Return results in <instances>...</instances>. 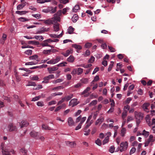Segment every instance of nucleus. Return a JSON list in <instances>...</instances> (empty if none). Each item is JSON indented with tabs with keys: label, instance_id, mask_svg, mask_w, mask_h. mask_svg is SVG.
<instances>
[{
	"label": "nucleus",
	"instance_id": "nucleus-1",
	"mask_svg": "<svg viewBox=\"0 0 155 155\" xmlns=\"http://www.w3.org/2000/svg\"><path fill=\"white\" fill-rule=\"evenodd\" d=\"M61 14V11L60 10L58 11L57 13L54 15V17H53V19H54L55 21H56V22H57L58 21H60V16Z\"/></svg>",
	"mask_w": 155,
	"mask_h": 155
},
{
	"label": "nucleus",
	"instance_id": "nucleus-2",
	"mask_svg": "<svg viewBox=\"0 0 155 155\" xmlns=\"http://www.w3.org/2000/svg\"><path fill=\"white\" fill-rule=\"evenodd\" d=\"M128 147V144L127 142H121L120 144V147L121 148L120 149V151L122 152L126 150Z\"/></svg>",
	"mask_w": 155,
	"mask_h": 155
},
{
	"label": "nucleus",
	"instance_id": "nucleus-3",
	"mask_svg": "<svg viewBox=\"0 0 155 155\" xmlns=\"http://www.w3.org/2000/svg\"><path fill=\"white\" fill-rule=\"evenodd\" d=\"M54 78V75L53 74H50L48 76L44 78V81L42 82L43 83H48L49 82V80L52 79Z\"/></svg>",
	"mask_w": 155,
	"mask_h": 155
},
{
	"label": "nucleus",
	"instance_id": "nucleus-4",
	"mask_svg": "<svg viewBox=\"0 0 155 155\" xmlns=\"http://www.w3.org/2000/svg\"><path fill=\"white\" fill-rule=\"evenodd\" d=\"M150 106V103H145L143 104L142 107L144 111L147 113H148L149 111L148 107H149Z\"/></svg>",
	"mask_w": 155,
	"mask_h": 155
},
{
	"label": "nucleus",
	"instance_id": "nucleus-5",
	"mask_svg": "<svg viewBox=\"0 0 155 155\" xmlns=\"http://www.w3.org/2000/svg\"><path fill=\"white\" fill-rule=\"evenodd\" d=\"M9 130L10 131H16L17 128L16 126H14L12 123L10 124L8 127Z\"/></svg>",
	"mask_w": 155,
	"mask_h": 155
},
{
	"label": "nucleus",
	"instance_id": "nucleus-6",
	"mask_svg": "<svg viewBox=\"0 0 155 155\" xmlns=\"http://www.w3.org/2000/svg\"><path fill=\"white\" fill-rule=\"evenodd\" d=\"M30 134L31 137L34 138L36 139H37L38 137H39V134L38 133L34 130L31 131L30 133Z\"/></svg>",
	"mask_w": 155,
	"mask_h": 155
},
{
	"label": "nucleus",
	"instance_id": "nucleus-7",
	"mask_svg": "<svg viewBox=\"0 0 155 155\" xmlns=\"http://www.w3.org/2000/svg\"><path fill=\"white\" fill-rule=\"evenodd\" d=\"M44 22L47 25H49L50 24H54L56 23V22L55 21L54 19H53V18H52V19H48L47 20H44Z\"/></svg>",
	"mask_w": 155,
	"mask_h": 155
},
{
	"label": "nucleus",
	"instance_id": "nucleus-8",
	"mask_svg": "<svg viewBox=\"0 0 155 155\" xmlns=\"http://www.w3.org/2000/svg\"><path fill=\"white\" fill-rule=\"evenodd\" d=\"M77 99H73L71 100L69 103V106H72V107H73L78 104L77 102Z\"/></svg>",
	"mask_w": 155,
	"mask_h": 155
},
{
	"label": "nucleus",
	"instance_id": "nucleus-9",
	"mask_svg": "<svg viewBox=\"0 0 155 155\" xmlns=\"http://www.w3.org/2000/svg\"><path fill=\"white\" fill-rule=\"evenodd\" d=\"M90 89V88L89 87H87L83 92L81 93V95H84V96L85 97H87L89 95V94L88 93Z\"/></svg>",
	"mask_w": 155,
	"mask_h": 155
},
{
	"label": "nucleus",
	"instance_id": "nucleus-10",
	"mask_svg": "<svg viewBox=\"0 0 155 155\" xmlns=\"http://www.w3.org/2000/svg\"><path fill=\"white\" fill-rule=\"evenodd\" d=\"M143 114L141 112L135 114V117L137 120H142L143 117Z\"/></svg>",
	"mask_w": 155,
	"mask_h": 155
},
{
	"label": "nucleus",
	"instance_id": "nucleus-11",
	"mask_svg": "<svg viewBox=\"0 0 155 155\" xmlns=\"http://www.w3.org/2000/svg\"><path fill=\"white\" fill-rule=\"evenodd\" d=\"M60 59H52L51 60L48 61L47 63L48 64H55L59 61Z\"/></svg>",
	"mask_w": 155,
	"mask_h": 155
},
{
	"label": "nucleus",
	"instance_id": "nucleus-12",
	"mask_svg": "<svg viewBox=\"0 0 155 155\" xmlns=\"http://www.w3.org/2000/svg\"><path fill=\"white\" fill-rule=\"evenodd\" d=\"M58 69V67H54L52 68H48L49 73L52 74L53 73V71H55Z\"/></svg>",
	"mask_w": 155,
	"mask_h": 155
},
{
	"label": "nucleus",
	"instance_id": "nucleus-13",
	"mask_svg": "<svg viewBox=\"0 0 155 155\" xmlns=\"http://www.w3.org/2000/svg\"><path fill=\"white\" fill-rule=\"evenodd\" d=\"M48 41H52V40H51L50 39H47L46 40H45L44 41H43V42L41 44V45L43 47L45 46H49L50 47V45H49L48 44Z\"/></svg>",
	"mask_w": 155,
	"mask_h": 155
},
{
	"label": "nucleus",
	"instance_id": "nucleus-14",
	"mask_svg": "<svg viewBox=\"0 0 155 155\" xmlns=\"http://www.w3.org/2000/svg\"><path fill=\"white\" fill-rule=\"evenodd\" d=\"M66 145L71 147H74L76 145V143L75 142H69L68 141L66 142Z\"/></svg>",
	"mask_w": 155,
	"mask_h": 155
},
{
	"label": "nucleus",
	"instance_id": "nucleus-15",
	"mask_svg": "<svg viewBox=\"0 0 155 155\" xmlns=\"http://www.w3.org/2000/svg\"><path fill=\"white\" fill-rule=\"evenodd\" d=\"M73 49H70V50H67L66 52H63L62 53V54L64 55L65 57H67L68 56L69 54L73 52Z\"/></svg>",
	"mask_w": 155,
	"mask_h": 155
},
{
	"label": "nucleus",
	"instance_id": "nucleus-16",
	"mask_svg": "<svg viewBox=\"0 0 155 155\" xmlns=\"http://www.w3.org/2000/svg\"><path fill=\"white\" fill-rule=\"evenodd\" d=\"M146 120L147 123L148 124V125L150 127L152 126L151 123L150 122V117L149 115H147L145 118Z\"/></svg>",
	"mask_w": 155,
	"mask_h": 155
},
{
	"label": "nucleus",
	"instance_id": "nucleus-17",
	"mask_svg": "<svg viewBox=\"0 0 155 155\" xmlns=\"http://www.w3.org/2000/svg\"><path fill=\"white\" fill-rule=\"evenodd\" d=\"M19 124L21 128L26 127L28 125V123L27 121L24 120L22 121L21 123H19Z\"/></svg>",
	"mask_w": 155,
	"mask_h": 155
},
{
	"label": "nucleus",
	"instance_id": "nucleus-18",
	"mask_svg": "<svg viewBox=\"0 0 155 155\" xmlns=\"http://www.w3.org/2000/svg\"><path fill=\"white\" fill-rule=\"evenodd\" d=\"M68 123L70 126H72L74 125V122L72 118L70 117L68 118Z\"/></svg>",
	"mask_w": 155,
	"mask_h": 155
},
{
	"label": "nucleus",
	"instance_id": "nucleus-19",
	"mask_svg": "<svg viewBox=\"0 0 155 155\" xmlns=\"http://www.w3.org/2000/svg\"><path fill=\"white\" fill-rule=\"evenodd\" d=\"M39 60H38L35 61H33L30 62H26L25 64V65H32L34 64H37L38 61H39Z\"/></svg>",
	"mask_w": 155,
	"mask_h": 155
},
{
	"label": "nucleus",
	"instance_id": "nucleus-20",
	"mask_svg": "<svg viewBox=\"0 0 155 155\" xmlns=\"http://www.w3.org/2000/svg\"><path fill=\"white\" fill-rule=\"evenodd\" d=\"M42 128L43 130H53L51 127H49L48 125L43 124L42 125Z\"/></svg>",
	"mask_w": 155,
	"mask_h": 155
},
{
	"label": "nucleus",
	"instance_id": "nucleus-21",
	"mask_svg": "<svg viewBox=\"0 0 155 155\" xmlns=\"http://www.w3.org/2000/svg\"><path fill=\"white\" fill-rule=\"evenodd\" d=\"M72 46L77 49V51L78 53L79 52V50L82 49V47L81 46L77 45L76 44H73Z\"/></svg>",
	"mask_w": 155,
	"mask_h": 155
},
{
	"label": "nucleus",
	"instance_id": "nucleus-22",
	"mask_svg": "<svg viewBox=\"0 0 155 155\" xmlns=\"http://www.w3.org/2000/svg\"><path fill=\"white\" fill-rule=\"evenodd\" d=\"M54 23L53 26L54 31H58L59 29V24L57 23V24Z\"/></svg>",
	"mask_w": 155,
	"mask_h": 155
},
{
	"label": "nucleus",
	"instance_id": "nucleus-23",
	"mask_svg": "<svg viewBox=\"0 0 155 155\" xmlns=\"http://www.w3.org/2000/svg\"><path fill=\"white\" fill-rule=\"evenodd\" d=\"M104 118L102 117H101L99 118L96 121L95 124L96 125H97L100 123H101L104 120Z\"/></svg>",
	"mask_w": 155,
	"mask_h": 155
},
{
	"label": "nucleus",
	"instance_id": "nucleus-24",
	"mask_svg": "<svg viewBox=\"0 0 155 155\" xmlns=\"http://www.w3.org/2000/svg\"><path fill=\"white\" fill-rule=\"evenodd\" d=\"M28 43L29 44H32L35 45H39V42L38 41H29L28 42Z\"/></svg>",
	"mask_w": 155,
	"mask_h": 155
},
{
	"label": "nucleus",
	"instance_id": "nucleus-25",
	"mask_svg": "<svg viewBox=\"0 0 155 155\" xmlns=\"http://www.w3.org/2000/svg\"><path fill=\"white\" fill-rule=\"evenodd\" d=\"M92 123V120H91L90 122H87L86 121V125L84 127V130H87V128L91 125Z\"/></svg>",
	"mask_w": 155,
	"mask_h": 155
},
{
	"label": "nucleus",
	"instance_id": "nucleus-26",
	"mask_svg": "<svg viewBox=\"0 0 155 155\" xmlns=\"http://www.w3.org/2000/svg\"><path fill=\"white\" fill-rule=\"evenodd\" d=\"M25 3H23L22 4H20L17 6V8L18 10H20L22 9L25 5Z\"/></svg>",
	"mask_w": 155,
	"mask_h": 155
},
{
	"label": "nucleus",
	"instance_id": "nucleus-27",
	"mask_svg": "<svg viewBox=\"0 0 155 155\" xmlns=\"http://www.w3.org/2000/svg\"><path fill=\"white\" fill-rule=\"evenodd\" d=\"M91 66L92 64H87L86 65H85L84 64H82L80 65H77V67H83L85 68H87L91 67Z\"/></svg>",
	"mask_w": 155,
	"mask_h": 155
},
{
	"label": "nucleus",
	"instance_id": "nucleus-28",
	"mask_svg": "<svg viewBox=\"0 0 155 155\" xmlns=\"http://www.w3.org/2000/svg\"><path fill=\"white\" fill-rule=\"evenodd\" d=\"M78 16L77 15L75 14L72 17L71 19L73 22H75L78 19Z\"/></svg>",
	"mask_w": 155,
	"mask_h": 155
},
{
	"label": "nucleus",
	"instance_id": "nucleus-29",
	"mask_svg": "<svg viewBox=\"0 0 155 155\" xmlns=\"http://www.w3.org/2000/svg\"><path fill=\"white\" fill-rule=\"evenodd\" d=\"M28 12L27 11H17L15 12L16 14L22 15L26 14Z\"/></svg>",
	"mask_w": 155,
	"mask_h": 155
},
{
	"label": "nucleus",
	"instance_id": "nucleus-30",
	"mask_svg": "<svg viewBox=\"0 0 155 155\" xmlns=\"http://www.w3.org/2000/svg\"><path fill=\"white\" fill-rule=\"evenodd\" d=\"M20 152L21 153L24 155H27V150L25 148H22L20 150Z\"/></svg>",
	"mask_w": 155,
	"mask_h": 155
},
{
	"label": "nucleus",
	"instance_id": "nucleus-31",
	"mask_svg": "<svg viewBox=\"0 0 155 155\" xmlns=\"http://www.w3.org/2000/svg\"><path fill=\"white\" fill-rule=\"evenodd\" d=\"M63 81V80L62 78H59L55 80H54L52 81V83L54 84H57L62 82Z\"/></svg>",
	"mask_w": 155,
	"mask_h": 155
},
{
	"label": "nucleus",
	"instance_id": "nucleus-32",
	"mask_svg": "<svg viewBox=\"0 0 155 155\" xmlns=\"http://www.w3.org/2000/svg\"><path fill=\"white\" fill-rule=\"evenodd\" d=\"M126 133V129L125 128H122V130H121V135L123 137L125 135V134Z\"/></svg>",
	"mask_w": 155,
	"mask_h": 155
},
{
	"label": "nucleus",
	"instance_id": "nucleus-33",
	"mask_svg": "<svg viewBox=\"0 0 155 155\" xmlns=\"http://www.w3.org/2000/svg\"><path fill=\"white\" fill-rule=\"evenodd\" d=\"M68 33L69 34H72L73 33L74 30V28L72 26H70L68 28Z\"/></svg>",
	"mask_w": 155,
	"mask_h": 155
},
{
	"label": "nucleus",
	"instance_id": "nucleus-34",
	"mask_svg": "<svg viewBox=\"0 0 155 155\" xmlns=\"http://www.w3.org/2000/svg\"><path fill=\"white\" fill-rule=\"evenodd\" d=\"M51 51V50H44L43 51V53L46 55H49L50 54Z\"/></svg>",
	"mask_w": 155,
	"mask_h": 155
},
{
	"label": "nucleus",
	"instance_id": "nucleus-35",
	"mask_svg": "<svg viewBox=\"0 0 155 155\" xmlns=\"http://www.w3.org/2000/svg\"><path fill=\"white\" fill-rule=\"evenodd\" d=\"M18 20L21 21L25 22V21H28L29 20L26 18L24 17H20L18 19Z\"/></svg>",
	"mask_w": 155,
	"mask_h": 155
},
{
	"label": "nucleus",
	"instance_id": "nucleus-36",
	"mask_svg": "<svg viewBox=\"0 0 155 155\" xmlns=\"http://www.w3.org/2000/svg\"><path fill=\"white\" fill-rule=\"evenodd\" d=\"M77 69V74L78 75H81L83 72V69L81 68H78Z\"/></svg>",
	"mask_w": 155,
	"mask_h": 155
},
{
	"label": "nucleus",
	"instance_id": "nucleus-37",
	"mask_svg": "<svg viewBox=\"0 0 155 155\" xmlns=\"http://www.w3.org/2000/svg\"><path fill=\"white\" fill-rule=\"evenodd\" d=\"M33 38H35L37 40H43L44 39V37L42 36L35 35Z\"/></svg>",
	"mask_w": 155,
	"mask_h": 155
},
{
	"label": "nucleus",
	"instance_id": "nucleus-38",
	"mask_svg": "<svg viewBox=\"0 0 155 155\" xmlns=\"http://www.w3.org/2000/svg\"><path fill=\"white\" fill-rule=\"evenodd\" d=\"M79 9V6L78 5H76L73 8V11L75 12H76Z\"/></svg>",
	"mask_w": 155,
	"mask_h": 155
},
{
	"label": "nucleus",
	"instance_id": "nucleus-39",
	"mask_svg": "<svg viewBox=\"0 0 155 155\" xmlns=\"http://www.w3.org/2000/svg\"><path fill=\"white\" fill-rule=\"evenodd\" d=\"M109 136H107L103 140V144H105V143H107L109 141Z\"/></svg>",
	"mask_w": 155,
	"mask_h": 155
},
{
	"label": "nucleus",
	"instance_id": "nucleus-40",
	"mask_svg": "<svg viewBox=\"0 0 155 155\" xmlns=\"http://www.w3.org/2000/svg\"><path fill=\"white\" fill-rule=\"evenodd\" d=\"M73 95L71 94L67 97H65L64 98H65V100L68 101L70 100L73 97Z\"/></svg>",
	"mask_w": 155,
	"mask_h": 155
},
{
	"label": "nucleus",
	"instance_id": "nucleus-41",
	"mask_svg": "<svg viewBox=\"0 0 155 155\" xmlns=\"http://www.w3.org/2000/svg\"><path fill=\"white\" fill-rule=\"evenodd\" d=\"M36 85V83L35 82L29 81L28 82V83L26 85V86H35Z\"/></svg>",
	"mask_w": 155,
	"mask_h": 155
},
{
	"label": "nucleus",
	"instance_id": "nucleus-42",
	"mask_svg": "<svg viewBox=\"0 0 155 155\" xmlns=\"http://www.w3.org/2000/svg\"><path fill=\"white\" fill-rule=\"evenodd\" d=\"M127 111L126 110L124 111L123 112L122 115V117L123 119H125V118L127 116Z\"/></svg>",
	"mask_w": 155,
	"mask_h": 155
},
{
	"label": "nucleus",
	"instance_id": "nucleus-43",
	"mask_svg": "<svg viewBox=\"0 0 155 155\" xmlns=\"http://www.w3.org/2000/svg\"><path fill=\"white\" fill-rule=\"evenodd\" d=\"M114 64V63L113 62L111 61V64L109 65V67L107 69V71L108 72L110 71L111 70Z\"/></svg>",
	"mask_w": 155,
	"mask_h": 155
},
{
	"label": "nucleus",
	"instance_id": "nucleus-44",
	"mask_svg": "<svg viewBox=\"0 0 155 155\" xmlns=\"http://www.w3.org/2000/svg\"><path fill=\"white\" fill-rule=\"evenodd\" d=\"M2 153L4 155H10L9 152L3 149L2 150Z\"/></svg>",
	"mask_w": 155,
	"mask_h": 155
},
{
	"label": "nucleus",
	"instance_id": "nucleus-45",
	"mask_svg": "<svg viewBox=\"0 0 155 155\" xmlns=\"http://www.w3.org/2000/svg\"><path fill=\"white\" fill-rule=\"evenodd\" d=\"M90 54V52L88 50H87L85 53L83 55L84 56V57H87Z\"/></svg>",
	"mask_w": 155,
	"mask_h": 155
},
{
	"label": "nucleus",
	"instance_id": "nucleus-46",
	"mask_svg": "<svg viewBox=\"0 0 155 155\" xmlns=\"http://www.w3.org/2000/svg\"><path fill=\"white\" fill-rule=\"evenodd\" d=\"M153 136L152 135H150L149 136V139L147 140L150 142H153L154 141V140L153 139Z\"/></svg>",
	"mask_w": 155,
	"mask_h": 155
},
{
	"label": "nucleus",
	"instance_id": "nucleus-47",
	"mask_svg": "<svg viewBox=\"0 0 155 155\" xmlns=\"http://www.w3.org/2000/svg\"><path fill=\"white\" fill-rule=\"evenodd\" d=\"M30 79L32 80L38 81L39 79V78L37 76L35 75L31 77Z\"/></svg>",
	"mask_w": 155,
	"mask_h": 155
},
{
	"label": "nucleus",
	"instance_id": "nucleus-48",
	"mask_svg": "<svg viewBox=\"0 0 155 155\" xmlns=\"http://www.w3.org/2000/svg\"><path fill=\"white\" fill-rule=\"evenodd\" d=\"M95 143L97 145L99 146H101V141L99 139H97V140H95Z\"/></svg>",
	"mask_w": 155,
	"mask_h": 155
},
{
	"label": "nucleus",
	"instance_id": "nucleus-49",
	"mask_svg": "<svg viewBox=\"0 0 155 155\" xmlns=\"http://www.w3.org/2000/svg\"><path fill=\"white\" fill-rule=\"evenodd\" d=\"M65 106V104H63L62 106H59L58 107H57L55 109L54 111L55 112H57V111H58L60 109H61L62 108V107L63 106Z\"/></svg>",
	"mask_w": 155,
	"mask_h": 155
},
{
	"label": "nucleus",
	"instance_id": "nucleus-50",
	"mask_svg": "<svg viewBox=\"0 0 155 155\" xmlns=\"http://www.w3.org/2000/svg\"><path fill=\"white\" fill-rule=\"evenodd\" d=\"M81 82L84 84H86L88 81V79L87 78H83L81 80Z\"/></svg>",
	"mask_w": 155,
	"mask_h": 155
},
{
	"label": "nucleus",
	"instance_id": "nucleus-51",
	"mask_svg": "<svg viewBox=\"0 0 155 155\" xmlns=\"http://www.w3.org/2000/svg\"><path fill=\"white\" fill-rule=\"evenodd\" d=\"M99 78L98 75L96 76L94 78V79L93 80V81L91 83L93 84H94V81H97L99 80Z\"/></svg>",
	"mask_w": 155,
	"mask_h": 155
},
{
	"label": "nucleus",
	"instance_id": "nucleus-52",
	"mask_svg": "<svg viewBox=\"0 0 155 155\" xmlns=\"http://www.w3.org/2000/svg\"><path fill=\"white\" fill-rule=\"evenodd\" d=\"M15 76L16 77V80L17 82H19L21 81V78H20L19 76L18 75L17 73H16L15 74Z\"/></svg>",
	"mask_w": 155,
	"mask_h": 155
},
{
	"label": "nucleus",
	"instance_id": "nucleus-53",
	"mask_svg": "<svg viewBox=\"0 0 155 155\" xmlns=\"http://www.w3.org/2000/svg\"><path fill=\"white\" fill-rule=\"evenodd\" d=\"M32 51L31 50H28L25 51V53L26 54L30 55L31 54Z\"/></svg>",
	"mask_w": 155,
	"mask_h": 155
},
{
	"label": "nucleus",
	"instance_id": "nucleus-54",
	"mask_svg": "<svg viewBox=\"0 0 155 155\" xmlns=\"http://www.w3.org/2000/svg\"><path fill=\"white\" fill-rule=\"evenodd\" d=\"M32 16L35 18H41V15L39 14H32Z\"/></svg>",
	"mask_w": 155,
	"mask_h": 155
},
{
	"label": "nucleus",
	"instance_id": "nucleus-55",
	"mask_svg": "<svg viewBox=\"0 0 155 155\" xmlns=\"http://www.w3.org/2000/svg\"><path fill=\"white\" fill-rule=\"evenodd\" d=\"M108 48L109 50L111 52H114L116 51L115 49L112 47L108 46Z\"/></svg>",
	"mask_w": 155,
	"mask_h": 155
},
{
	"label": "nucleus",
	"instance_id": "nucleus-56",
	"mask_svg": "<svg viewBox=\"0 0 155 155\" xmlns=\"http://www.w3.org/2000/svg\"><path fill=\"white\" fill-rule=\"evenodd\" d=\"M77 68L74 69L71 73L73 75H74L77 74Z\"/></svg>",
	"mask_w": 155,
	"mask_h": 155
},
{
	"label": "nucleus",
	"instance_id": "nucleus-57",
	"mask_svg": "<svg viewBox=\"0 0 155 155\" xmlns=\"http://www.w3.org/2000/svg\"><path fill=\"white\" fill-rule=\"evenodd\" d=\"M92 44L90 43H87L85 45V47L87 48H89L91 46Z\"/></svg>",
	"mask_w": 155,
	"mask_h": 155
},
{
	"label": "nucleus",
	"instance_id": "nucleus-58",
	"mask_svg": "<svg viewBox=\"0 0 155 155\" xmlns=\"http://www.w3.org/2000/svg\"><path fill=\"white\" fill-rule=\"evenodd\" d=\"M97 101L96 100L93 101L90 104V106L94 105L97 104Z\"/></svg>",
	"mask_w": 155,
	"mask_h": 155
},
{
	"label": "nucleus",
	"instance_id": "nucleus-59",
	"mask_svg": "<svg viewBox=\"0 0 155 155\" xmlns=\"http://www.w3.org/2000/svg\"><path fill=\"white\" fill-rule=\"evenodd\" d=\"M49 36L52 38H58V36L55 34H50Z\"/></svg>",
	"mask_w": 155,
	"mask_h": 155
},
{
	"label": "nucleus",
	"instance_id": "nucleus-60",
	"mask_svg": "<svg viewBox=\"0 0 155 155\" xmlns=\"http://www.w3.org/2000/svg\"><path fill=\"white\" fill-rule=\"evenodd\" d=\"M115 150L114 147V146H111L110 147L109 150V151L111 153H113Z\"/></svg>",
	"mask_w": 155,
	"mask_h": 155
},
{
	"label": "nucleus",
	"instance_id": "nucleus-61",
	"mask_svg": "<svg viewBox=\"0 0 155 155\" xmlns=\"http://www.w3.org/2000/svg\"><path fill=\"white\" fill-rule=\"evenodd\" d=\"M136 150V149L135 147H132L130 150V155L134 153Z\"/></svg>",
	"mask_w": 155,
	"mask_h": 155
},
{
	"label": "nucleus",
	"instance_id": "nucleus-62",
	"mask_svg": "<svg viewBox=\"0 0 155 155\" xmlns=\"http://www.w3.org/2000/svg\"><path fill=\"white\" fill-rule=\"evenodd\" d=\"M37 105L38 106L42 107L44 106V104L43 102L42 101H38L37 103Z\"/></svg>",
	"mask_w": 155,
	"mask_h": 155
},
{
	"label": "nucleus",
	"instance_id": "nucleus-63",
	"mask_svg": "<svg viewBox=\"0 0 155 155\" xmlns=\"http://www.w3.org/2000/svg\"><path fill=\"white\" fill-rule=\"evenodd\" d=\"M118 58H123L126 57L125 54H119L117 55Z\"/></svg>",
	"mask_w": 155,
	"mask_h": 155
},
{
	"label": "nucleus",
	"instance_id": "nucleus-64",
	"mask_svg": "<svg viewBox=\"0 0 155 155\" xmlns=\"http://www.w3.org/2000/svg\"><path fill=\"white\" fill-rule=\"evenodd\" d=\"M64 87L62 86H60L58 87H54L53 88V90H59L61 89H63L64 88Z\"/></svg>",
	"mask_w": 155,
	"mask_h": 155
}]
</instances>
